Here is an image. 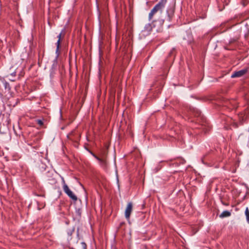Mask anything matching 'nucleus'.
Wrapping results in <instances>:
<instances>
[{
    "label": "nucleus",
    "mask_w": 249,
    "mask_h": 249,
    "mask_svg": "<svg viewBox=\"0 0 249 249\" xmlns=\"http://www.w3.org/2000/svg\"><path fill=\"white\" fill-rule=\"evenodd\" d=\"M167 1V0H160V2L154 7L149 14L148 19L149 21L152 20L154 15L158 12H160V13H162L163 10L165 6Z\"/></svg>",
    "instance_id": "f257e3e1"
},
{
    "label": "nucleus",
    "mask_w": 249,
    "mask_h": 249,
    "mask_svg": "<svg viewBox=\"0 0 249 249\" xmlns=\"http://www.w3.org/2000/svg\"><path fill=\"white\" fill-rule=\"evenodd\" d=\"M63 189L64 192L73 200L76 201L77 200L76 196L73 194L72 191L69 189L68 186L65 183L63 186Z\"/></svg>",
    "instance_id": "f03ea898"
},
{
    "label": "nucleus",
    "mask_w": 249,
    "mask_h": 249,
    "mask_svg": "<svg viewBox=\"0 0 249 249\" xmlns=\"http://www.w3.org/2000/svg\"><path fill=\"white\" fill-rule=\"evenodd\" d=\"M132 203L131 202H129L127 205L124 214L125 217L127 220H129L130 218L132 211Z\"/></svg>",
    "instance_id": "7ed1b4c3"
},
{
    "label": "nucleus",
    "mask_w": 249,
    "mask_h": 249,
    "mask_svg": "<svg viewBox=\"0 0 249 249\" xmlns=\"http://www.w3.org/2000/svg\"><path fill=\"white\" fill-rule=\"evenodd\" d=\"M247 72L246 70H242L234 72L231 76L232 78L239 77L243 75Z\"/></svg>",
    "instance_id": "20e7f679"
},
{
    "label": "nucleus",
    "mask_w": 249,
    "mask_h": 249,
    "mask_svg": "<svg viewBox=\"0 0 249 249\" xmlns=\"http://www.w3.org/2000/svg\"><path fill=\"white\" fill-rule=\"evenodd\" d=\"M107 148H102L100 150L99 155L101 157L107 158Z\"/></svg>",
    "instance_id": "39448f33"
},
{
    "label": "nucleus",
    "mask_w": 249,
    "mask_h": 249,
    "mask_svg": "<svg viewBox=\"0 0 249 249\" xmlns=\"http://www.w3.org/2000/svg\"><path fill=\"white\" fill-rule=\"evenodd\" d=\"M152 30V26L150 24H147L145 25L144 27V30L143 31V32H146V35L150 34L151 31Z\"/></svg>",
    "instance_id": "423d86ee"
},
{
    "label": "nucleus",
    "mask_w": 249,
    "mask_h": 249,
    "mask_svg": "<svg viewBox=\"0 0 249 249\" xmlns=\"http://www.w3.org/2000/svg\"><path fill=\"white\" fill-rule=\"evenodd\" d=\"M62 32L63 31H62L59 35L58 36H57V37L58 38L57 42H56V46H57V47H56V52L57 53L59 51V46H60V42H61V36L62 35Z\"/></svg>",
    "instance_id": "0eeeda50"
},
{
    "label": "nucleus",
    "mask_w": 249,
    "mask_h": 249,
    "mask_svg": "<svg viewBox=\"0 0 249 249\" xmlns=\"http://www.w3.org/2000/svg\"><path fill=\"white\" fill-rule=\"evenodd\" d=\"M231 213L228 211H223L219 215L220 218H224L231 216Z\"/></svg>",
    "instance_id": "6e6552de"
},
{
    "label": "nucleus",
    "mask_w": 249,
    "mask_h": 249,
    "mask_svg": "<svg viewBox=\"0 0 249 249\" xmlns=\"http://www.w3.org/2000/svg\"><path fill=\"white\" fill-rule=\"evenodd\" d=\"M99 162L102 166L105 167L107 164L106 158L101 157Z\"/></svg>",
    "instance_id": "1a4fd4ad"
},
{
    "label": "nucleus",
    "mask_w": 249,
    "mask_h": 249,
    "mask_svg": "<svg viewBox=\"0 0 249 249\" xmlns=\"http://www.w3.org/2000/svg\"><path fill=\"white\" fill-rule=\"evenodd\" d=\"M245 215L246 216V218L248 222L249 223V210L248 208H246L245 210Z\"/></svg>",
    "instance_id": "9d476101"
},
{
    "label": "nucleus",
    "mask_w": 249,
    "mask_h": 249,
    "mask_svg": "<svg viewBox=\"0 0 249 249\" xmlns=\"http://www.w3.org/2000/svg\"><path fill=\"white\" fill-rule=\"evenodd\" d=\"M82 249H87V245L85 242L81 243Z\"/></svg>",
    "instance_id": "9b49d317"
},
{
    "label": "nucleus",
    "mask_w": 249,
    "mask_h": 249,
    "mask_svg": "<svg viewBox=\"0 0 249 249\" xmlns=\"http://www.w3.org/2000/svg\"><path fill=\"white\" fill-rule=\"evenodd\" d=\"M92 155H93V156L96 159H97L98 161L100 160V159L101 158V157L100 156H97L96 155H95V154H92Z\"/></svg>",
    "instance_id": "f8f14e48"
},
{
    "label": "nucleus",
    "mask_w": 249,
    "mask_h": 249,
    "mask_svg": "<svg viewBox=\"0 0 249 249\" xmlns=\"http://www.w3.org/2000/svg\"><path fill=\"white\" fill-rule=\"evenodd\" d=\"M92 155H93V156L96 159H97L98 161L100 160V159L101 158V157L100 156H97L96 155H95V154H92Z\"/></svg>",
    "instance_id": "ddd939ff"
},
{
    "label": "nucleus",
    "mask_w": 249,
    "mask_h": 249,
    "mask_svg": "<svg viewBox=\"0 0 249 249\" xmlns=\"http://www.w3.org/2000/svg\"><path fill=\"white\" fill-rule=\"evenodd\" d=\"M92 155H93V156L96 159H97L98 161L100 160V159L101 158V157L100 156H97L96 155H95V154H92Z\"/></svg>",
    "instance_id": "4468645a"
},
{
    "label": "nucleus",
    "mask_w": 249,
    "mask_h": 249,
    "mask_svg": "<svg viewBox=\"0 0 249 249\" xmlns=\"http://www.w3.org/2000/svg\"><path fill=\"white\" fill-rule=\"evenodd\" d=\"M92 155H93V156L96 159H97L98 161L100 160V159L101 158V157L100 156H97L96 155H95V154H92Z\"/></svg>",
    "instance_id": "2eb2a0df"
},
{
    "label": "nucleus",
    "mask_w": 249,
    "mask_h": 249,
    "mask_svg": "<svg viewBox=\"0 0 249 249\" xmlns=\"http://www.w3.org/2000/svg\"><path fill=\"white\" fill-rule=\"evenodd\" d=\"M92 155H93V156L96 159H97L98 161L100 160V159L101 158V157L100 156H97L96 155H95V154H92Z\"/></svg>",
    "instance_id": "dca6fc26"
},
{
    "label": "nucleus",
    "mask_w": 249,
    "mask_h": 249,
    "mask_svg": "<svg viewBox=\"0 0 249 249\" xmlns=\"http://www.w3.org/2000/svg\"><path fill=\"white\" fill-rule=\"evenodd\" d=\"M37 123L38 124H39V125H41L43 124V122L41 120H37Z\"/></svg>",
    "instance_id": "f3484780"
},
{
    "label": "nucleus",
    "mask_w": 249,
    "mask_h": 249,
    "mask_svg": "<svg viewBox=\"0 0 249 249\" xmlns=\"http://www.w3.org/2000/svg\"><path fill=\"white\" fill-rule=\"evenodd\" d=\"M168 18H169V20L170 21L171 19V17H170V16L169 15H168Z\"/></svg>",
    "instance_id": "a211bd4d"
}]
</instances>
